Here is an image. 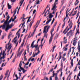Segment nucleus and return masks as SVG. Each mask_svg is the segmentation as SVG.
I'll return each instance as SVG.
<instances>
[{
    "label": "nucleus",
    "instance_id": "f257e3e1",
    "mask_svg": "<svg viewBox=\"0 0 80 80\" xmlns=\"http://www.w3.org/2000/svg\"><path fill=\"white\" fill-rule=\"evenodd\" d=\"M6 18V20L5 21L4 23V25H2V29H5V26H7V27L6 28L5 30L6 32H7V30H9V29L12 28V27L14 26V24H13V23H12L11 24L9 25L10 23L12 22V18H11L10 20L8 21L9 19H10V17L9 16H8Z\"/></svg>",
    "mask_w": 80,
    "mask_h": 80
},
{
    "label": "nucleus",
    "instance_id": "f03ea898",
    "mask_svg": "<svg viewBox=\"0 0 80 80\" xmlns=\"http://www.w3.org/2000/svg\"><path fill=\"white\" fill-rule=\"evenodd\" d=\"M5 51H3V53L2 54V51L0 53V61L1 62H3V60H2L3 59H4L5 58V57L7 55L5 53ZM2 55V57H1Z\"/></svg>",
    "mask_w": 80,
    "mask_h": 80
},
{
    "label": "nucleus",
    "instance_id": "7ed1b4c3",
    "mask_svg": "<svg viewBox=\"0 0 80 80\" xmlns=\"http://www.w3.org/2000/svg\"><path fill=\"white\" fill-rule=\"evenodd\" d=\"M58 0H56L54 4L52 5V10H53V11L57 10L56 8H57V4L58 3Z\"/></svg>",
    "mask_w": 80,
    "mask_h": 80
},
{
    "label": "nucleus",
    "instance_id": "20e7f679",
    "mask_svg": "<svg viewBox=\"0 0 80 80\" xmlns=\"http://www.w3.org/2000/svg\"><path fill=\"white\" fill-rule=\"evenodd\" d=\"M54 31V28H52V29L51 30L50 32V33L51 34V37L50 38V39L49 40V44H50L51 43V42L52 40V39H53V36H54V35H55V33H54L53 34V32Z\"/></svg>",
    "mask_w": 80,
    "mask_h": 80
},
{
    "label": "nucleus",
    "instance_id": "39448f33",
    "mask_svg": "<svg viewBox=\"0 0 80 80\" xmlns=\"http://www.w3.org/2000/svg\"><path fill=\"white\" fill-rule=\"evenodd\" d=\"M48 27V26H45L44 28L43 33H44V37H46V38H47V37L48 36V34H47V32L46 31V28L47 27Z\"/></svg>",
    "mask_w": 80,
    "mask_h": 80
},
{
    "label": "nucleus",
    "instance_id": "423d86ee",
    "mask_svg": "<svg viewBox=\"0 0 80 80\" xmlns=\"http://www.w3.org/2000/svg\"><path fill=\"white\" fill-rule=\"evenodd\" d=\"M40 39H38V41H37V45H34V46H33V45L34 44V43L35 41H34L33 42H32V43L31 44V47H32V48H34V47H35V48H37V47H38V42L40 41Z\"/></svg>",
    "mask_w": 80,
    "mask_h": 80
},
{
    "label": "nucleus",
    "instance_id": "0eeeda50",
    "mask_svg": "<svg viewBox=\"0 0 80 80\" xmlns=\"http://www.w3.org/2000/svg\"><path fill=\"white\" fill-rule=\"evenodd\" d=\"M53 16L52 15V14L50 13L48 15L49 18H50V19L47 22H46V25H47V24H48L51 21H52V18L53 17Z\"/></svg>",
    "mask_w": 80,
    "mask_h": 80
},
{
    "label": "nucleus",
    "instance_id": "6e6552de",
    "mask_svg": "<svg viewBox=\"0 0 80 80\" xmlns=\"http://www.w3.org/2000/svg\"><path fill=\"white\" fill-rule=\"evenodd\" d=\"M18 70L19 72H22V70L23 73H25L27 72V70H25V69L22 67L18 68Z\"/></svg>",
    "mask_w": 80,
    "mask_h": 80
},
{
    "label": "nucleus",
    "instance_id": "1a4fd4ad",
    "mask_svg": "<svg viewBox=\"0 0 80 80\" xmlns=\"http://www.w3.org/2000/svg\"><path fill=\"white\" fill-rule=\"evenodd\" d=\"M39 48H40L39 47H38L37 48H36L35 50V52H36V51H38V52L37 53L36 52L35 53L34 55L33 56V57H35L36 55H38V54H39L40 53V49H39Z\"/></svg>",
    "mask_w": 80,
    "mask_h": 80
},
{
    "label": "nucleus",
    "instance_id": "9d476101",
    "mask_svg": "<svg viewBox=\"0 0 80 80\" xmlns=\"http://www.w3.org/2000/svg\"><path fill=\"white\" fill-rule=\"evenodd\" d=\"M69 28L68 29L67 31L65 32L64 35H65L67 32H68V31L69 30H70L72 28V23H71L69 24Z\"/></svg>",
    "mask_w": 80,
    "mask_h": 80
},
{
    "label": "nucleus",
    "instance_id": "9b49d317",
    "mask_svg": "<svg viewBox=\"0 0 80 80\" xmlns=\"http://www.w3.org/2000/svg\"><path fill=\"white\" fill-rule=\"evenodd\" d=\"M23 2H24V0H21L19 4H21L20 5V7L19 8L20 9V7L22 5V4H23Z\"/></svg>",
    "mask_w": 80,
    "mask_h": 80
},
{
    "label": "nucleus",
    "instance_id": "f8f14e48",
    "mask_svg": "<svg viewBox=\"0 0 80 80\" xmlns=\"http://www.w3.org/2000/svg\"><path fill=\"white\" fill-rule=\"evenodd\" d=\"M23 49H22L20 52H19L18 53L17 56H19V57H20L21 54H22V52H23Z\"/></svg>",
    "mask_w": 80,
    "mask_h": 80
},
{
    "label": "nucleus",
    "instance_id": "ddd939ff",
    "mask_svg": "<svg viewBox=\"0 0 80 80\" xmlns=\"http://www.w3.org/2000/svg\"><path fill=\"white\" fill-rule=\"evenodd\" d=\"M11 48H12V44H10V45L8 46V52H9V51H10Z\"/></svg>",
    "mask_w": 80,
    "mask_h": 80
},
{
    "label": "nucleus",
    "instance_id": "4468645a",
    "mask_svg": "<svg viewBox=\"0 0 80 80\" xmlns=\"http://www.w3.org/2000/svg\"><path fill=\"white\" fill-rule=\"evenodd\" d=\"M21 28L16 33V35H17V34H18V38H19V37H20V33H19L18 32H19L20 31V30H21Z\"/></svg>",
    "mask_w": 80,
    "mask_h": 80
},
{
    "label": "nucleus",
    "instance_id": "2eb2a0df",
    "mask_svg": "<svg viewBox=\"0 0 80 80\" xmlns=\"http://www.w3.org/2000/svg\"><path fill=\"white\" fill-rule=\"evenodd\" d=\"M64 41L63 43H67V39H66V37H65L64 38Z\"/></svg>",
    "mask_w": 80,
    "mask_h": 80
},
{
    "label": "nucleus",
    "instance_id": "dca6fc26",
    "mask_svg": "<svg viewBox=\"0 0 80 80\" xmlns=\"http://www.w3.org/2000/svg\"><path fill=\"white\" fill-rule=\"evenodd\" d=\"M78 52H80V43H78Z\"/></svg>",
    "mask_w": 80,
    "mask_h": 80
},
{
    "label": "nucleus",
    "instance_id": "f3484780",
    "mask_svg": "<svg viewBox=\"0 0 80 80\" xmlns=\"http://www.w3.org/2000/svg\"><path fill=\"white\" fill-rule=\"evenodd\" d=\"M55 80H58V78L57 77V73H55Z\"/></svg>",
    "mask_w": 80,
    "mask_h": 80
},
{
    "label": "nucleus",
    "instance_id": "a211bd4d",
    "mask_svg": "<svg viewBox=\"0 0 80 80\" xmlns=\"http://www.w3.org/2000/svg\"><path fill=\"white\" fill-rule=\"evenodd\" d=\"M58 34L57 33L55 36L54 39H57V38H58Z\"/></svg>",
    "mask_w": 80,
    "mask_h": 80
},
{
    "label": "nucleus",
    "instance_id": "6ab92c4d",
    "mask_svg": "<svg viewBox=\"0 0 80 80\" xmlns=\"http://www.w3.org/2000/svg\"><path fill=\"white\" fill-rule=\"evenodd\" d=\"M76 43H77V41L76 40H74L73 43V45L74 46H75V45H76Z\"/></svg>",
    "mask_w": 80,
    "mask_h": 80
},
{
    "label": "nucleus",
    "instance_id": "aec40b11",
    "mask_svg": "<svg viewBox=\"0 0 80 80\" xmlns=\"http://www.w3.org/2000/svg\"><path fill=\"white\" fill-rule=\"evenodd\" d=\"M79 3V1H77V0H76L75 3V5H78V3Z\"/></svg>",
    "mask_w": 80,
    "mask_h": 80
},
{
    "label": "nucleus",
    "instance_id": "412c9836",
    "mask_svg": "<svg viewBox=\"0 0 80 80\" xmlns=\"http://www.w3.org/2000/svg\"><path fill=\"white\" fill-rule=\"evenodd\" d=\"M33 22H34V20H32V21L31 22L30 24V27H32V24L33 23Z\"/></svg>",
    "mask_w": 80,
    "mask_h": 80
},
{
    "label": "nucleus",
    "instance_id": "4be33fe9",
    "mask_svg": "<svg viewBox=\"0 0 80 80\" xmlns=\"http://www.w3.org/2000/svg\"><path fill=\"white\" fill-rule=\"evenodd\" d=\"M73 59H72L71 60V64L72 67H73Z\"/></svg>",
    "mask_w": 80,
    "mask_h": 80
},
{
    "label": "nucleus",
    "instance_id": "5701e85b",
    "mask_svg": "<svg viewBox=\"0 0 80 80\" xmlns=\"http://www.w3.org/2000/svg\"><path fill=\"white\" fill-rule=\"evenodd\" d=\"M22 61H21L20 63L19 64V68L22 67Z\"/></svg>",
    "mask_w": 80,
    "mask_h": 80
},
{
    "label": "nucleus",
    "instance_id": "b1692460",
    "mask_svg": "<svg viewBox=\"0 0 80 80\" xmlns=\"http://www.w3.org/2000/svg\"><path fill=\"white\" fill-rule=\"evenodd\" d=\"M6 64H7V63L5 62L4 63H4H2L1 66V67L2 68L3 67H5V65H6Z\"/></svg>",
    "mask_w": 80,
    "mask_h": 80
},
{
    "label": "nucleus",
    "instance_id": "393cba45",
    "mask_svg": "<svg viewBox=\"0 0 80 80\" xmlns=\"http://www.w3.org/2000/svg\"><path fill=\"white\" fill-rule=\"evenodd\" d=\"M30 59H29L28 62L26 64H25V65H28V64H29V62H30Z\"/></svg>",
    "mask_w": 80,
    "mask_h": 80
},
{
    "label": "nucleus",
    "instance_id": "a878e982",
    "mask_svg": "<svg viewBox=\"0 0 80 80\" xmlns=\"http://www.w3.org/2000/svg\"><path fill=\"white\" fill-rule=\"evenodd\" d=\"M8 9H11V8H12V6H11L10 5L9 3H8Z\"/></svg>",
    "mask_w": 80,
    "mask_h": 80
},
{
    "label": "nucleus",
    "instance_id": "bb28decb",
    "mask_svg": "<svg viewBox=\"0 0 80 80\" xmlns=\"http://www.w3.org/2000/svg\"><path fill=\"white\" fill-rule=\"evenodd\" d=\"M74 33V32L72 30H71L69 32V33H70L71 34H72V33Z\"/></svg>",
    "mask_w": 80,
    "mask_h": 80
},
{
    "label": "nucleus",
    "instance_id": "cd10ccee",
    "mask_svg": "<svg viewBox=\"0 0 80 80\" xmlns=\"http://www.w3.org/2000/svg\"><path fill=\"white\" fill-rule=\"evenodd\" d=\"M5 36H6V34H5V35H3L1 38V39L2 40H3L4 39V38L5 37Z\"/></svg>",
    "mask_w": 80,
    "mask_h": 80
},
{
    "label": "nucleus",
    "instance_id": "c85d7f7f",
    "mask_svg": "<svg viewBox=\"0 0 80 80\" xmlns=\"http://www.w3.org/2000/svg\"><path fill=\"white\" fill-rule=\"evenodd\" d=\"M68 9L67 11H66V17H68V12H67V11H68Z\"/></svg>",
    "mask_w": 80,
    "mask_h": 80
},
{
    "label": "nucleus",
    "instance_id": "c756f323",
    "mask_svg": "<svg viewBox=\"0 0 80 80\" xmlns=\"http://www.w3.org/2000/svg\"><path fill=\"white\" fill-rule=\"evenodd\" d=\"M8 72H9V70H7L6 72L5 75H8Z\"/></svg>",
    "mask_w": 80,
    "mask_h": 80
},
{
    "label": "nucleus",
    "instance_id": "7c9ffc66",
    "mask_svg": "<svg viewBox=\"0 0 80 80\" xmlns=\"http://www.w3.org/2000/svg\"><path fill=\"white\" fill-rule=\"evenodd\" d=\"M53 73V74H52V75H53V77H55V71H53L52 72Z\"/></svg>",
    "mask_w": 80,
    "mask_h": 80
},
{
    "label": "nucleus",
    "instance_id": "2f4dec72",
    "mask_svg": "<svg viewBox=\"0 0 80 80\" xmlns=\"http://www.w3.org/2000/svg\"><path fill=\"white\" fill-rule=\"evenodd\" d=\"M36 3L37 5H38V4H40V1H39V0L38 1H37V2H36Z\"/></svg>",
    "mask_w": 80,
    "mask_h": 80
},
{
    "label": "nucleus",
    "instance_id": "473e14b6",
    "mask_svg": "<svg viewBox=\"0 0 80 80\" xmlns=\"http://www.w3.org/2000/svg\"><path fill=\"white\" fill-rule=\"evenodd\" d=\"M54 21H55V18H53L52 21L51 25H52L53 23V22H54Z\"/></svg>",
    "mask_w": 80,
    "mask_h": 80
},
{
    "label": "nucleus",
    "instance_id": "72a5a7b5",
    "mask_svg": "<svg viewBox=\"0 0 80 80\" xmlns=\"http://www.w3.org/2000/svg\"><path fill=\"white\" fill-rule=\"evenodd\" d=\"M68 28V26H67V27L66 28V29L64 30V31L62 33H64V32H65V31H66L67 30Z\"/></svg>",
    "mask_w": 80,
    "mask_h": 80
},
{
    "label": "nucleus",
    "instance_id": "f704fd0d",
    "mask_svg": "<svg viewBox=\"0 0 80 80\" xmlns=\"http://www.w3.org/2000/svg\"><path fill=\"white\" fill-rule=\"evenodd\" d=\"M43 45H44V43L42 44V42H41V45H40V47H43Z\"/></svg>",
    "mask_w": 80,
    "mask_h": 80
},
{
    "label": "nucleus",
    "instance_id": "c9c22d12",
    "mask_svg": "<svg viewBox=\"0 0 80 80\" xmlns=\"http://www.w3.org/2000/svg\"><path fill=\"white\" fill-rule=\"evenodd\" d=\"M57 22H56V23L54 25V26L53 27V28H54L55 27V26H56V25H57Z\"/></svg>",
    "mask_w": 80,
    "mask_h": 80
},
{
    "label": "nucleus",
    "instance_id": "e433bc0d",
    "mask_svg": "<svg viewBox=\"0 0 80 80\" xmlns=\"http://www.w3.org/2000/svg\"><path fill=\"white\" fill-rule=\"evenodd\" d=\"M65 23H64V24L62 25V28H64V27H65Z\"/></svg>",
    "mask_w": 80,
    "mask_h": 80
},
{
    "label": "nucleus",
    "instance_id": "4c0bfd02",
    "mask_svg": "<svg viewBox=\"0 0 80 80\" xmlns=\"http://www.w3.org/2000/svg\"><path fill=\"white\" fill-rule=\"evenodd\" d=\"M24 43H25V41L24 40L23 41L22 43L21 44V46H23L24 44Z\"/></svg>",
    "mask_w": 80,
    "mask_h": 80
},
{
    "label": "nucleus",
    "instance_id": "58836bf2",
    "mask_svg": "<svg viewBox=\"0 0 80 80\" xmlns=\"http://www.w3.org/2000/svg\"><path fill=\"white\" fill-rule=\"evenodd\" d=\"M61 58H62V55L61 56H59V59L58 60V62L59 61H60V60L61 59Z\"/></svg>",
    "mask_w": 80,
    "mask_h": 80
},
{
    "label": "nucleus",
    "instance_id": "ea45409f",
    "mask_svg": "<svg viewBox=\"0 0 80 80\" xmlns=\"http://www.w3.org/2000/svg\"><path fill=\"white\" fill-rule=\"evenodd\" d=\"M49 28H50V27H48V28L46 30V31L47 32H48V29H49Z\"/></svg>",
    "mask_w": 80,
    "mask_h": 80
},
{
    "label": "nucleus",
    "instance_id": "a19ab883",
    "mask_svg": "<svg viewBox=\"0 0 80 80\" xmlns=\"http://www.w3.org/2000/svg\"><path fill=\"white\" fill-rule=\"evenodd\" d=\"M3 79V76L1 75V76L0 77V80H2Z\"/></svg>",
    "mask_w": 80,
    "mask_h": 80
},
{
    "label": "nucleus",
    "instance_id": "79ce46f5",
    "mask_svg": "<svg viewBox=\"0 0 80 80\" xmlns=\"http://www.w3.org/2000/svg\"><path fill=\"white\" fill-rule=\"evenodd\" d=\"M17 39H16L14 41V43H17Z\"/></svg>",
    "mask_w": 80,
    "mask_h": 80
},
{
    "label": "nucleus",
    "instance_id": "37998d69",
    "mask_svg": "<svg viewBox=\"0 0 80 80\" xmlns=\"http://www.w3.org/2000/svg\"><path fill=\"white\" fill-rule=\"evenodd\" d=\"M77 66L75 68L74 70V72H75V71H76V70H77Z\"/></svg>",
    "mask_w": 80,
    "mask_h": 80
},
{
    "label": "nucleus",
    "instance_id": "c03bdc74",
    "mask_svg": "<svg viewBox=\"0 0 80 80\" xmlns=\"http://www.w3.org/2000/svg\"><path fill=\"white\" fill-rule=\"evenodd\" d=\"M52 77H53V76H51L50 78V80H52Z\"/></svg>",
    "mask_w": 80,
    "mask_h": 80
},
{
    "label": "nucleus",
    "instance_id": "a18cd8bd",
    "mask_svg": "<svg viewBox=\"0 0 80 80\" xmlns=\"http://www.w3.org/2000/svg\"><path fill=\"white\" fill-rule=\"evenodd\" d=\"M58 65V64H56V66H55V67L54 68V70H55V69H56L57 68V66Z\"/></svg>",
    "mask_w": 80,
    "mask_h": 80
},
{
    "label": "nucleus",
    "instance_id": "49530a36",
    "mask_svg": "<svg viewBox=\"0 0 80 80\" xmlns=\"http://www.w3.org/2000/svg\"><path fill=\"white\" fill-rule=\"evenodd\" d=\"M8 12H7L6 13V16H7V17L8 16H9V15H8Z\"/></svg>",
    "mask_w": 80,
    "mask_h": 80
},
{
    "label": "nucleus",
    "instance_id": "de8ad7c7",
    "mask_svg": "<svg viewBox=\"0 0 80 80\" xmlns=\"http://www.w3.org/2000/svg\"><path fill=\"white\" fill-rule=\"evenodd\" d=\"M75 13L73 14H72V16H74V15H76L77 11H75Z\"/></svg>",
    "mask_w": 80,
    "mask_h": 80
},
{
    "label": "nucleus",
    "instance_id": "09e8293b",
    "mask_svg": "<svg viewBox=\"0 0 80 80\" xmlns=\"http://www.w3.org/2000/svg\"><path fill=\"white\" fill-rule=\"evenodd\" d=\"M15 59H16V58H14L13 60L12 61V62H15Z\"/></svg>",
    "mask_w": 80,
    "mask_h": 80
},
{
    "label": "nucleus",
    "instance_id": "8fccbe9b",
    "mask_svg": "<svg viewBox=\"0 0 80 80\" xmlns=\"http://www.w3.org/2000/svg\"><path fill=\"white\" fill-rule=\"evenodd\" d=\"M35 16H36V14H35L34 15L33 18L32 19V20H34V19H35Z\"/></svg>",
    "mask_w": 80,
    "mask_h": 80
},
{
    "label": "nucleus",
    "instance_id": "3c124183",
    "mask_svg": "<svg viewBox=\"0 0 80 80\" xmlns=\"http://www.w3.org/2000/svg\"><path fill=\"white\" fill-rule=\"evenodd\" d=\"M49 12V10H47V11L45 13V14L44 15V17H46V13H47V12Z\"/></svg>",
    "mask_w": 80,
    "mask_h": 80
},
{
    "label": "nucleus",
    "instance_id": "603ef678",
    "mask_svg": "<svg viewBox=\"0 0 80 80\" xmlns=\"http://www.w3.org/2000/svg\"><path fill=\"white\" fill-rule=\"evenodd\" d=\"M11 2H15V0H11Z\"/></svg>",
    "mask_w": 80,
    "mask_h": 80
},
{
    "label": "nucleus",
    "instance_id": "864d4df0",
    "mask_svg": "<svg viewBox=\"0 0 80 80\" xmlns=\"http://www.w3.org/2000/svg\"><path fill=\"white\" fill-rule=\"evenodd\" d=\"M34 33H32V34L31 35V37H33V35H34Z\"/></svg>",
    "mask_w": 80,
    "mask_h": 80
},
{
    "label": "nucleus",
    "instance_id": "5fc2aeb1",
    "mask_svg": "<svg viewBox=\"0 0 80 80\" xmlns=\"http://www.w3.org/2000/svg\"><path fill=\"white\" fill-rule=\"evenodd\" d=\"M53 70V68L51 69L49 71V72H52Z\"/></svg>",
    "mask_w": 80,
    "mask_h": 80
},
{
    "label": "nucleus",
    "instance_id": "6e6d98bb",
    "mask_svg": "<svg viewBox=\"0 0 80 80\" xmlns=\"http://www.w3.org/2000/svg\"><path fill=\"white\" fill-rule=\"evenodd\" d=\"M12 18L11 20H12V22H14L15 21V20L14 19H12V18Z\"/></svg>",
    "mask_w": 80,
    "mask_h": 80
},
{
    "label": "nucleus",
    "instance_id": "4d7b16f0",
    "mask_svg": "<svg viewBox=\"0 0 80 80\" xmlns=\"http://www.w3.org/2000/svg\"><path fill=\"white\" fill-rule=\"evenodd\" d=\"M35 12H36V10H34L33 12V14H34V13H35Z\"/></svg>",
    "mask_w": 80,
    "mask_h": 80
},
{
    "label": "nucleus",
    "instance_id": "13d9d810",
    "mask_svg": "<svg viewBox=\"0 0 80 80\" xmlns=\"http://www.w3.org/2000/svg\"><path fill=\"white\" fill-rule=\"evenodd\" d=\"M47 75V72H44L43 73V75Z\"/></svg>",
    "mask_w": 80,
    "mask_h": 80
},
{
    "label": "nucleus",
    "instance_id": "bf43d9fd",
    "mask_svg": "<svg viewBox=\"0 0 80 80\" xmlns=\"http://www.w3.org/2000/svg\"><path fill=\"white\" fill-rule=\"evenodd\" d=\"M5 19H3L2 21H1V23H3L5 22Z\"/></svg>",
    "mask_w": 80,
    "mask_h": 80
},
{
    "label": "nucleus",
    "instance_id": "052dcab7",
    "mask_svg": "<svg viewBox=\"0 0 80 80\" xmlns=\"http://www.w3.org/2000/svg\"><path fill=\"white\" fill-rule=\"evenodd\" d=\"M62 75H63V72H61V75H60L61 77H62Z\"/></svg>",
    "mask_w": 80,
    "mask_h": 80
},
{
    "label": "nucleus",
    "instance_id": "680f3d73",
    "mask_svg": "<svg viewBox=\"0 0 80 80\" xmlns=\"http://www.w3.org/2000/svg\"><path fill=\"white\" fill-rule=\"evenodd\" d=\"M11 35L10 34L8 36V39H10V36Z\"/></svg>",
    "mask_w": 80,
    "mask_h": 80
},
{
    "label": "nucleus",
    "instance_id": "e2e57ef3",
    "mask_svg": "<svg viewBox=\"0 0 80 80\" xmlns=\"http://www.w3.org/2000/svg\"><path fill=\"white\" fill-rule=\"evenodd\" d=\"M30 21V19H28V21L27 22V23H28V22H29Z\"/></svg>",
    "mask_w": 80,
    "mask_h": 80
},
{
    "label": "nucleus",
    "instance_id": "0e129e2a",
    "mask_svg": "<svg viewBox=\"0 0 80 80\" xmlns=\"http://www.w3.org/2000/svg\"><path fill=\"white\" fill-rule=\"evenodd\" d=\"M45 79V78H46V80H48V78L47 77H45L44 78Z\"/></svg>",
    "mask_w": 80,
    "mask_h": 80
},
{
    "label": "nucleus",
    "instance_id": "69168bd1",
    "mask_svg": "<svg viewBox=\"0 0 80 80\" xmlns=\"http://www.w3.org/2000/svg\"><path fill=\"white\" fill-rule=\"evenodd\" d=\"M35 60V59L34 58H33L32 60L31 61L32 62H33V61H34V60Z\"/></svg>",
    "mask_w": 80,
    "mask_h": 80
},
{
    "label": "nucleus",
    "instance_id": "338daca9",
    "mask_svg": "<svg viewBox=\"0 0 80 80\" xmlns=\"http://www.w3.org/2000/svg\"><path fill=\"white\" fill-rule=\"evenodd\" d=\"M80 14V13L79 12H78V14L77 15V16L78 17V16H79V14Z\"/></svg>",
    "mask_w": 80,
    "mask_h": 80
},
{
    "label": "nucleus",
    "instance_id": "774afa93",
    "mask_svg": "<svg viewBox=\"0 0 80 80\" xmlns=\"http://www.w3.org/2000/svg\"><path fill=\"white\" fill-rule=\"evenodd\" d=\"M25 30H26L25 29H24L22 32V33H24V32H25Z\"/></svg>",
    "mask_w": 80,
    "mask_h": 80
}]
</instances>
